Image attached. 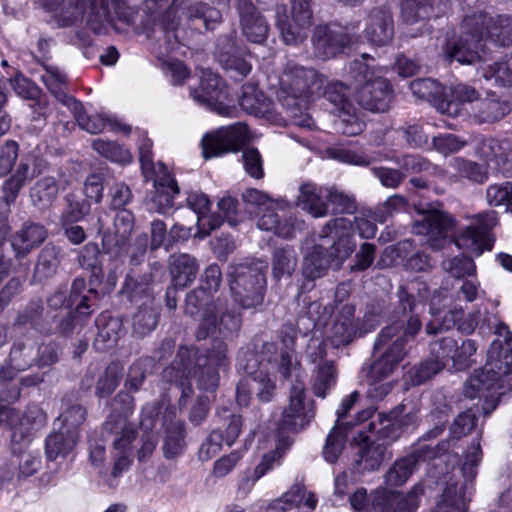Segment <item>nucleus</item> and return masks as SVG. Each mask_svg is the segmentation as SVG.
I'll use <instances>...</instances> for the list:
<instances>
[{"instance_id": "obj_1", "label": "nucleus", "mask_w": 512, "mask_h": 512, "mask_svg": "<svg viewBox=\"0 0 512 512\" xmlns=\"http://www.w3.org/2000/svg\"><path fill=\"white\" fill-rule=\"evenodd\" d=\"M463 36L447 40L444 60L459 64H474L490 60L487 42L508 47L512 44V15H489L480 11L466 15L462 21Z\"/></svg>"}, {"instance_id": "obj_2", "label": "nucleus", "mask_w": 512, "mask_h": 512, "mask_svg": "<svg viewBox=\"0 0 512 512\" xmlns=\"http://www.w3.org/2000/svg\"><path fill=\"white\" fill-rule=\"evenodd\" d=\"M398 296L402 314L377 335L374 348L385 349V352L370 365L368 377L385 379L390 376L407 356V344L422 328L419 317L413 314L416 305L413 295L400 287Z\"/></svg>"}, {"instance_id": "obj_3", "label": "nucleus", "mask_w": 512, "mask_h": 512, "mask_svg": "<svg viewBox=\"0 0 512 512\" xmlns=\"http://www.w3.org/2000/svg\"><path fill=\"white\" fill-rule=\"evenodd\" d=\"M227 345L216 342L206 355L196 357L194 349L181 346L173 363L163 371V377L181 389L179 405L184 406L193 395L190 377L197 378L200 390L213 392L219 382L218 370L227 367Z\"/></svg>"}, {"instance_id": "obj_4", "label": "nucleus", "mask_w": 512, "mask_h": 512, "mask_svg": "<svg viewBox=\"0 0 512 512\" xmlns=\"http://www.w3.org/2000/svg\"><path fill=\"white\" fill-rule=\"evenodd\" d=\"M315 244L304 255L302 274L308 280L323 277L331 265L339 268L354 252L353 223L339 217L329 220L320 230Z\"/></svg>"}, {"instance_id": "obj_5", "label": "nucleus", "mask_w": 512, "mask_h": 512, "mask_svg": "<svg viewBox=\"0 0 512 512\" xmlns=\"http://www.w3.org/2000/svg\"><path fill=\"white\" fill-rule=\"evenodd\" d=\"M115 405H122V411L115 408L102 426V436L112 437V469L102 475L103 481L110 488L118 485V479L128 471L133 463V442L137 437L136 426L128 420L134 408V399L128 393H119L114 399Z\"/></svg>"}, {"instance_id": "obj_6", "label": "nucleus", "mask_w": 512, "mask_h": 512, "mask_svg": "<svg viewBox=\"0 0 512 512\" xmlns=\"http://www.w3.org/2000/svg\"><path fill=\"white\" fill-rule=\"evenodd\" d=\"M41 80L54 98L73 113L78 126L82 130L90 134H98L108 126L111 131L124 134L131 132V126L123 123L115 115L107 113L87 115L82 103L66 91L65 86L68 79L58 66H43Z\"/></svg>"}, {"instance_id": "obj_7", "label": "nucleus", "mask_w": 512, "mask_h": 512, "mask_svg": "<svg viewBox=\"0 0 512 512\" xmlns=\"http://www.w3.org/2000/svg\"><path fill=\"white\" fill-rule=\"evenodd\" d=\"M495 334L503 337L507 347L498 339L491 343L484 367L475 371L465 384L464 394L468 398L480 396L483 391L495 390L501 386L504 377L512 374V333L506 324L500 322Z\"/></svg>"}, {"instance_id": "obj_8", "label": "nucleus", "mask_w": 512, "mask_h": 512, "mask_svg": "<svg viewBox=\"0 0 512 512\" xmlns=\"http://www.w3.org/2000/svg\"><path fill=\"white\" fill-rule=\"evenodd\" d=\"M227 277L234 302L242 309H256L264 302L266 277L261 262L245 261L231 264Z\"/></svg>"}, {"instance_id": "obj_9", "label": "nucleus", "mask_w": 512, "mask_h": 512, "mask_svg": "<svg viewBox=\"0 0 512 512\" xmlns=\"http://www.w3.org/2000/svg\"><path fill=\"white\" fill-rule=\"evenodd\" d=\"M150 284L151 276L139 280L128 274L122 289L131 302L139 305L132 317L133 334L139 338L150 334L158 323L159 307L155 304Z\"/></svg>"}, {"instance_id": "obj_10", "label": "nucleus", "mask_w": 512, "mask_h": 512, "mask_svg": "<svg viewBox=\"0 0 512 512\" xmlns=\"http://www.w3.org/2000/svg\"><path fill=\"white\" fill-rule=\"evenodd\" d=\"M358 105L370 112H386L393 100V88L388 80L376 76L369 66H355L351 71Z\"/></svg>"}, {"instance_id": "obj_11", "label": "nucleus", "mask_w": 512, "mask_h": 512, "mask_svg": "<svg viewBox=\"0 0 512 512\" xmlns=\"http://www.w3.org/2000/svg\"><path fill=\"white\" fill-rule=\"evenodd\" d=\"M482 459L480 443H473L464 455L461 471L463 483H447L439 500L436 512H467L472 481L477 474V466Z\"/></svg>"}, {"instance_id": "obj_12", "label": "nucleus", "mask_w": 512, "mask_h": 512, "mask_svg": "<svg viewBox=\"0 0 512 512\" xmlns=\"http://www.w3.org/2000/svg\"><path fill=\"white\" fill-rule=\"evenodd\" d=\"M82 7L86 12L85 26L95 34H106L110 29L121 32L119 25H131L136 16V12L124 0H112L113 12L108 0H84Z\"/></svg>"}, {"instance_id": "obj_13", "label": "nucleus", "mask_w": 512, "mask_h": 512, "mask_svg": "<svg viewBox=\"0 0 512 512\" xmlns=\"http://www.w3.org/2000/svg\"><path fill=\"white\" fill-rule=\"evenodd\" d=\"M47 169L48 162L42 156L39 147L23 153L16 168L2 184L3 202L7 206L14 204L26 184L43 174Z\"/></svg>"}, {"instance_id": "obj_14", "label": "nucleus", "mask_w": 512, "mask_h": 512, "mask_svg": "<svg viewBox=\"0 0 512 512\" xmlns=\"http://www.w3.org/2000/svg\"><path fill=\"white\" fill-rule=\"evenodd\" d=\"M314 54L326 61L340 55L350 56L353 48V36L336 24L318 25L313 33Z\"/></svg>"}, {"instance_id": "obj_15", "label": "nucleus", "mask_w": 512, "mask_h": 512, "mask_svg": "<svg viewBox=\"0 0 512 512\" xmlns=\"http://www.w3.org/2000/svg\"><path fill=\"white\" fill-rule=\"evenodd\" d=\"M420 218L412 226L417 235L427 236L428 246L434 250H442L451 244L448 233L454 227V219L437 209H418Z\"/></svg>"}, {"instance_id": "obj_16", "label": "nucleus", "mask_w": 512, "mask_h": 512, "mask_svg": "<svg viewBox=\"0 0 512 512\" xmlns=\"http://www.w3.org/2000/svg\"><path fill=\"white\" fill-rule=\"evenodd\" d=\"M306 400V390L303 382L298 379L292 385L289 404L284 408L282 418L278 423L279 432H298L306 427L315 417L314 401Z\"/></svg>"}, {"instance_id": "obj_17", "label": "nucleus", "mask_w": 512, "mask_h": 512, "mask_svg": "<svg viewBox=\"0 0 512 512\" xmlns=\"http://www.w3.org/2000/svg\"><path fill=\"white\" fill-rule=\"evenodd\" d=\"M291 19L285 5L276 10V26L286 44H295L305 36V30L312 24L311 0H291Z\"/></svg>"}, {"instance_id": "obj_18", "label": "nucleus", "mask_w": 512, "mask_h": 512, "mask_svg": "<svg viewBox=\"0 0 512 512\" xmlns=\"http://www.w3.org/2000/svg\"><path fill=\"white\" fill-rule=\"evenodd\" d=\"M249 140L248 128L244 123L220 127L207 133L202 141L203 156L211 158L236 151Z\"/></svg>"}, {"instance_id": "obj_19", "label": "nucleus", "mask_w": 512, "mask_h": 512, "mask_svg": "<svg viewBox=\"0 0 512 512\" xmlns=\"http://www.w3.org/2000/svg\"><path fill=\"white\" fill-rule=\"evenodd\" d=\"M199 77V88L191 90L193 99L200 105L219 114H224L227 110L226 102L229 100L225 82L210 67H201Z\"/></svg>"}, {"instance_id": "obj_20", "label": "nucleus", "mask_w": 512, "mask_h": 512, "mask_svg": "<svg viewBox=\"0 0 512 512\" xmlns=\"http://www.w3.org/2000/svg\"><path fill=\"white\" fill-rule=\"evenodd\" d=\"M241 323V315L233 308H223L215 305L213 310H210V308L206 310L196 332V337L199 340L213 335L228 338L239 332Z\"/></svg>"}, {"instance_id": "obj_21", "label": "nucleus", "mask_w": 512, "mask_h": 512, "mask_svg": "<svg viewBox=\"0 0 512 512\" xmlns=\"http://www.w3.org/2000/svg\"><path fill=\"white\" fill-rule=\"evenodd\" d=\"M297 74L307 78L306 88L308 93L311 95L322 93L339 111L353 105L349 98V88L343 82L338 80L327 81L323 75L318 74L312 67L305 68L301 66L297 69Z\"/></svg>"}, {"instance_id": "obj_22", "label": "nucleus", "mask_w": 512, "mask_h": 512, "mask_svg": "<svg viewBox=\"0 0 512 512\" xmlns=\"http://www.w3.org/2000/svg\"><path fill=\"white\" fill-rule=\"evenodd\" d=\"M354 314V305L345 304L334 316L333 323L327 331V339L333 347L348 345L356 337H361L371 331V328H365L359 319H355Z\"/></svg>"}, {"instance_id": "obj_23", "label": "nucleus", "mask_w": 512, "mask_h": 512, "mask_svg": "<svg viewBox=\"0 0 512 512\" xmlns=\"http://www.w3.org/2000/svg\"><path fill=\"white\" fill-rule=\"evenodd\" d=\"M351 445L355 448L354 469L358 473L373 472L381 467L387 454L385 443L360 431L353 437Z\"/></svg>"}, {"instance_id": "obj_24", "label": "nucleus", "mask_w": 512, "mask_h": 512, "mask_svg": "<svg viewBox=\"0 0 512 512\" xmlns=\"http://www.w3.org/2000/svg\"><path fill=\"white\" fill-rule=\"evenodd\" d=\"M423 493L421 484L414 485L407 494L379 488L373 494L371 505L377 512H415Z\"/></svg>"}, {"instance_id": "obj_25", "label": "nucleus", "mask_w": 512, "mask_h": 512, "mask_svg": "<svg viewBox=\"0 0 512 512\" xmlns=\"http://www.w3.org/2000/svg\"><path fill=\"white\" fill-rule=\"evenodd\" d=\"M134 215L130 210L122 209L114 217L113 228L103 234L102 243L107 253L122 257L127 250V241L134 229Z\"/></svg>"}, {"instance_id": "obj_26", "label": "nucleus", "mask_w": 512, "mask_h": 512, "mask_svg": "<svg viewBox=\"0 0 512 512\" xmlns=\"http://www.w3.org/2000/svg\"><path fill=\"white\" fill-rule=\"evenodd\" d=\"M238 14L246 39L256 44L264 43L268 37L269 24L262 12L250 0H239Z\"/></svg>"}, {"instance_id": "obj_27", "label": "nucleus", "mask_w": 512, "mask_h": 512, "mask_svg": "<svg viewBox=\"0 0 512 512\" xmlns=\"http://www.w3.org/2000/svg\"><path fill=\"white\" fill-rule=\"evenodd\" d=\"M40 6L51 13L50 24L56 27H70L86 18L82 7L84 0H36Z\"/></svg>"}, {"instance_id": "obj_28", "label": "nucleus", "mask_w": 512, "mask_h": 512, "mask_svg": "<svg viewBox=\"0 0 512 512\" xmlns=\"http://www.w3.org/2000/svg\"><path fill=\"white\" fill-rule=\"evenodd\" d=\"M159 173L153 178L155 191L147 202L151 212L166 213L173 206V198L179 193L176 181L168 173L167 167L158 163Z\"/></svg>"}, {"instance_id": "obj_29", "label": "nucleus", "mask_w": 512, "mask_h": 512, "mask_svg": "<svg viewBox=\"0 0 512 512\" xmlns=\"http://www.w3.org/2000/svg\"><path fill=\"white\" fill-rule=\"evenodd\" d=\"M41 467V458L38 454L23 451L14 454L9 463L0 469V485L17 483L34 475Z\"/></svg>"}, {"instance_id": "obj_30", "label": "nucleus", "mask_w": 512, "mask_h": 512, "mask_svg": "<svg viewBox=\"0 0 512 512\" xmlns=\"http://www.w3.org/2000/svg\"><path fill=\"white\" fill-rule=\"evenodd\" d=\"M364 35L375 46H385L390 43L394 36L391 12L383 7L373 8L368 14Z\"/></svg>"}, {"instance_id": "obj_31", "label": "nucleus", "mask_w": 512, "mask_h": 512, "mask_svg": "<svg viewBox=\"0 0 512 512\" xmlns=\"http://www.w3.org/2000/svg\"><path fill=\"white\" fill-rule=\"evenodd\" d=\"M317 498L307 492L303 485L296 484L280 498L273 500L266 512H313Z\"/></svg>"}, {"instance_id": "obj_32", "label": "nucleus", "mask_w": 512, "mask_h": 512, "mask_svg": "<svg viewBox=\"0 0 512 512\" xmlns=\"http://www.w3.org/2000/svg\"><path fill=\"white\" fill-rule=\"evenodd\" d=\"M47 238L46 228L38 223H24L11 238V246L17 258H24Z\"/></svg>"}, {"instance_id": "obj_33", "label": "nucleus", "mask_w": 512, "mask_h": 512, "mask_svg": "<svg viewBox=\"0 0 512 512\" xmlns=\"http://www.w3.org/2000/svg\"><path fill=\"white\" fill-rule=\"evenodd\" d=\"M181 6V14L186 17V19L194 24L195 22H200L201 25L196 26V29H204V30H213L215 25L220 23L222 20L221 12L204 2H190L189 0H184L180 3Z\"/></svg>"}, {"instance_id": "obj_34", "label": "nucleus", "mask_w": 512, "mask_h": 512, "mask_svg": "<svg viewBox=\"0 0 512 512\" xmlns=\"http://www.w3.org/2000/svg\"><path fill=\"white\" fill-rule=\"evenodd\" d=\"M98 333L94 341V347L99 351H105L116 345L124 334L122 320L102 313L96 319Z\"/></svg>"}, {"instance_id": "obj_35", "label": "nucleus", "mask_w": 512, "mask_h": 512, "mask_svg": "<svg viewBox=\"0 0 512 512\" xmlns=\"http://www.w3.org/2000/svg\"><path fill=\"white\" fill-rule=\"evenodd\" d=\"M372 438L380 443H385L386 447L393 443L402 434L401 424L398 421V409L391 411L389 414L378 413L376 418L368 424Z\"/></svg>"}, {"instance_id": "obj_36", "label": "nucleus", "mask_w": 512, "mask_h": 512, "mask_svg": "<svg viewBox=\"0 0 512 512\" xmlns=\"http://www.w3.org/2000/svg\"><path fill=\"white\" fill-rule=\"evenodd\" d=\"M510 112L507 101L501 100L495 94L478 99L472 106V116L478 123L499 121Z\"/></svg>"}, {"instance_id": "obj_37", "label": "nucleus", "mask_w": 512, "mask_h": 512, "mask_svg": "<svg viewBox=\"0 0 512 512\" xmlns=\"http://www.w3.org/2000/svg\"><path fill=\"white\" fill-rule=\"evenodd\" d=\"M79 437L74 430L58 428L51 432L45 441V454L48 460L54 461L57 458H65L75 448Z\"/></svg>"}, {"instance_id": "obj_38", "label": "nucleus", "mask_w": 512, "mask_h": 512, "mask_svg": "<svg viewBox=\"0 0 512 512\" xmlns=\"http://www.w3.org/2000/svg\"><path fill=\"white\" fill-rule=\"evenodd\" d=\"M158 414L159 407L156 403L147 404L142 409L141 427L150 431H145L141 437V447L137 451V458L141 462L149 458L157 446L158 436L156 432L152 431V428Z\"/></svg>"}, {"instance_id": "obj_39", "label": "nucleus", "mask_w": 512, "mask_h": 512, "mask_svg": "<svg viewBox=\"0 0 512 512\" xmlns=\"http://www.w3.org/2000/svg\"><path fill=\"white\" fill-rule=\"evenodd\" d=\"M291 445L289 438L279 439V443L274 451L266 453L261 462L256 466L251 477L245 476L239 482V489L245 492L249 491L254 484L263 477L269 470L279 464L280 458L283 456L284 449Z\"/></svg>"}, {"instance_id": "obj_40", "label": "nucleus", "mask_w": 512, "mask_h": 512, "mask_svg": "<svg viewBox=\"0 0 512 512\" xmlns=\"http://www.w3.org/2000/svg\"><path fill=\"white\" fill-rule=\"evenodd\" d=\"M276 207L264 209L263 215L259 218L257 226L261 230L272 231L277 236L292 238L298 227L297 220L293 216H280L274 211Z\"/></svg>"}, {"instance_id": "obj_41", "label": "nucleus", "mask_w": 512, "mask_h": 512, "mask_svg": "<svg viewBox=\"0 0 512 512\" xmlns=\"http://www.w3.org/2000/svg\"><path fill=\"white\" fill-rule=\"evenodd\" d=\"M297 198V205L313 217H324L328 213V206L322 199L325 197V188H318L315 184H303Z\"/></svg>"}, {"instance_id": "obj_42", "label": "nucleus", "mask_w": 512, "mask_h": 512, "mask_svg": "<svg viewBox=\"0 0 512 512\" xmlns=\"http://www.w3.org/2000/svg\"><path fill=\"white\" fill-rule=\"evenodd\" d=\"M170 272L176 287L184 288L194 281L198 272L196 259L188 254L171 256Z\"/></svg>"}, {"instance_id": "obj_43", "label": "nucleus", "mask_w": 512, "mask_h": 512, "mask_svg": "<svg viewBox=\"0 0 512 512\" xmlns=\"http://www.w3.org/2000/svg\"><path fill=\"white\" fill-rule=\"evenodd\" d=\"M449 165L454 171L449 176L451 181L467 179L471 182L482 184L488 179L487 169L472 160L455 157L450 160Z\"/></svg>"}, {"instance_id": "obj_44", "label": "nucleus", "mask_w": 512, "mask_h": 512, "mask_svg": "<svg viewBox=\"0 0 512 512\" xmlns=\"http://www.w3.org/2000/svg\"><path fill=\"white\" fill-rule=\"evenodd\" d=\"M37 360L35 342L25 336L13 343L9 354V365L16 371H24Z\"/></svg>"}, {"instance_id": "obj_45", "label": "nucleus", "mask_w": 512, "mask_h": 512, "mask_svg": "<svg viewBox=\"0 0 512 512\" xmlns=\"http://www.w3.org/2000/svg\"><path fill=\"white\" fill-rule=\"evenodd\" d=\"M59 185L52 176L42 177L30 188V198L34 207L45 210L56 200Z\"/></svg>"}, {"instance_id": "obj_46", "label": "nucleus", "mask_w": 512, "mask_h": 512, "mask_svg": "<svg viewBox=\"0 0 512 512\" xmlns=\"http://www.w3.org/2000/svg\"><path fill=\"white\" fill-rule=\"evenodd\" d=\"M446 366V361L429 357L412 366L406 374L405 383L419 386L434 378Z\"/></svg>"}, {"instance_id": "obj_47", "label": "nucleus", "mask_w": 512, "mask_h": 512, "mask_svg": "<svg viewBox=\"0 0 512 512\" xmlns=\"http://www.w3.org/2000/svg\"><path fill=\"white\" fill-rule=\"evenodd\" d=\"M85 290L86 281L83 278H76L71 286L68 304L75 305L77 313L90 316L93 312L91 308L96 305L98 293L93 289L84 293Z\"/></svg>"}, {"instance_id": "obj_48", "label": "nucleus", "mask_w": 512, "mask_h": 512, "mask_svg": "<svg viewBox=\"0 0 512 512\" xmlns=\"http://www.w3.org/2000/svg\"><path fill=\"white\" fill-rule=\"evenodd\" d=\"M412 93L419 99L429 102L438 103L439 109L444 110V102L446 101V87L431 78L416 79L410 83Z\"/></svg>"}, {"instance_id": "obj_49", "label": "nucleus", "mask_w": 512, "mask_h": 512, "mask_svg": "<svg viewBox=\"0 0 512 512\" xmlns=\"http://www.w3.org/2000/svg\"><path fill=\"white\" fill-rule=\"evenodd\" d=\"M401 15L403 21L407 24H414L437 17L435 0H403Z\"/></svg>"}, {"instance_id": "obj_50", "label": "nucleus", "mask_w": 512, "mask_h": 512, "mask_svg": "<svg viewBox=\"0 0 512 512\" xmlns=\"http://www.w3.org/2000/svg\"><path fill=\"white\" fill-rule=\"evenodd\" d=\"M455 246L461 250H467L476 255H480L484 250H490L492 245L490 239L483 236V232L470 225L461 230L453 239Z\"/></svg>"}, {"instance_id": "obj_51", "label": "nucleus", "mask_w": 512, "mask_h": 512, "mask_svg": "<svg viewBox=\"0 0 512 512\" xmlns=\"http://www.w3.org/2000/svg\"><path fill=\"white\" fill-rule=\"evenodd\" d=\"M337 371L332 361H324L317 365L311 380L312 391L317 397L325 398L335 386Z\"/></svg>"}, {"instance_id": "obj_52", "label": "nucleus", "mask_w": 512, "mask_h": 512, "mask_svg": "<svg viewBox=\"0 0 512 512\" xmlns=\"http://www.w3.org/2000/svg\"><path fill=\"white\" fill-rule=\"evenodd\" d=\"M418 465V457L415 453L398 459L386 472L385 483L389 486H401L414 473Z\"/></svg>"}, {"instance_id": "obj_53", "label": "nucleus", "mask_w": 512, "mask_h": 512, "mask_svg": "<svg viewBox=\"0 0 512 512\" xmlns=\"http://www.w3.org/2000/svg\"><path fill=\"white\" fill-rule=\"evenodd\" d=\"M297 266V254L292 247L276 248L272 257V276L279 280L291 276Z\"/></svg>"}, {"instance_id": "obj_54", "label": "nucleus", "mask_w": 512, "mask_h": 512, "mask_svg": "<svg viewBox=\"0 0 512 512\" xmlns=\"http://www.w3.org/2000/svg\"><path fill=\"white\" fill-rule=\"evenodd\" d=\"M239 104L243 110L258 115L268 111L269 100L265 94L254 84L244 85Z\"/></svg>"}, {"instance_id": "obj_55", "label": "nucleus", "mask_w": 512, "mask_h": 512, "mask_svg": "<svg viewBox=\"0 0 512 512\" xmlns=\"http://www.w3.org/2000/svg\"><path fill=\"white\" fill-rule=\"evenodd\" d=\"M92 148L100 156L115 163L127 164L132 160L129 150L114 141L95 139Z\"/></svg>"}, {"instance_id": "obj_56", "label": "nucleus", "mask_w": 512, "mask_h": 512, "mask_svg": "<svg viewBox=\"0 0 512 512\" xmlns=\"http://www.w3.org/2000/svg\"><path fill=\"white\" fill-rule=\"evenodd\" d=\"M184 425L180 421L171 422L167 427L163 452L166 458L179 456L185 448Z\"/></svg>"}, {"instance_id": "obj_57", "label": "nucleus", "mask_w": 512, "mask_h": 512, "mask_svg": "<svg viewBox=\"0 0 512 512\" xmlns=\"http://www.w3.org/2000/svg\"><path fill=\"white\" fill-rule=\"evenodd\" d=\"M336 121V129L344 135L356 136L365 128V122L361 119L354 105L339 111Z\"/></svg>"}, {"instance_id": "obj_58", "label": "nucleus", "mask_w": 512, "mask_h": 512, "mask_svg": "<svg viewBox=\"0 0 512 512\" xmlns=\"http://www.w3.org/2000/svg\"><path fill=\"white\" fill-rule=\"evenodd\" d=\"M347 439L342 423H336L326 438L323 456L329 463H335L341 454Z\"/></svg>"}, {"instance_id": "obj_59", "label": "nucleus", "mask_w": 512, "mask_h": 512, "mask_svg": "<svg viewBox=\"0 0 512 512\" xmlns=\"http://www.w3.org/2000/svg\"><path fill=\"white\" fill-rule=\"evenodd\" d=\"M59 263V249L54 245L47 244L38 256L35 275L39 278L50 277L56 272Z\"/></svg>"}, {"instance_id": "obj_60", "label": "nucleus", "mask_w": 512, "mask_h": 512, "mask_svg": "<svg viewBox=\"0 0 512 512\" xmlns=\"http://www.w3.org/2000/svg\"><path fill=\"white\" fill-rule=\"evenodd\" d=\"M325 198L333 206L334 213L353 214L357 209L355 198L335 186L325 187Z\"/></svg>"}, {"instance_id": "obj_61", "label": "nucleus", "mask_w": 512, "mask_h": 512, "mask_svg": "<svg viewBox=\"0 0 512 512\" xmlns=\"http://www.w3.org/2000/svg\"><path fill=\"white\" fill-rule=\"evenodd\" d=\"M213 310L215 304L211 303V296L203 289L197 288L191 291L186 297L185 312L190 316L201 315L204 318L206 310Z\"/></svg>"}, {"instance_id": "obj_62", "label": "nucleus", "mask_w": 512, "mask_h": 512, "mask_svg": "<svg viewBox=\"0 0 512 512\" xmlns=\"http://www.w3.org/2000/svg\"><path fill=\"white\" fill-rule=\"evenodd\" d=\"M441 266L446 273L457 279L471 276L476 272L473 260L464 255L447 258L442 262Z\"/></svg>"}, {"instance_id": "obj_63", "label": "nucleus", "mask_w": 512, "mask_h": 512, "mask_svg": "<svg viewBox=\"0 0 512 512\" xmlns=\"http://www.w3.org/2000/svg\"><path fill=\"white\" fill-rule=\"evenodd\" d=\"M508 147L494 138H484L479 141L476 153L485 161L495 160L498 164L504 162L507 156Z\"/></svg>"}, {"instance_id": "obj_64", "label": "nucleus", "mask_w": 512, "mask_h": 512, "mask_svg": "<svg viewBox=\"0 0 512 512\" xmlns=\"http://www.w3.org/2000/svg\"><path fill=\"white\" fill-rule=\"evenodd\" d=\"M30 101L28 106L31 109V122H33L36 127L42 128L46 125L53 111V105L48 97L41 92Z\"/></svg>"}]
</instances>
